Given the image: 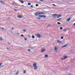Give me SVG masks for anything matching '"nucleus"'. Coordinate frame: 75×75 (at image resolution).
<instances>
[{"label":"nucleus","mask_w":75,"mask_h":75,"mask_svg":"<svg viewBox=\"0 0 75 75\" xmlns=\"http://www.w3.org/2000/svg\"><path fill=\"white\" fill-rule=\"evenodd\" d=\"M33 67H35L34 68V69H35V70H36L37 69V68H38V66H37V64H36V63L35 64L34 63L33 64Z\"/></svg>","instance_id":"obj_1"},{"label":"nucleus","mask_w":75,"mask_h":75,"mask_svg":"<svg viewBox=\"0 0 75 75\" xmlns=\"http://www.w3.org/2000/svg\"><path fill=\"white\" fill-rule=\"evenodd\" d=\"M58 16V14H54L52 15V17H53L54 18H56Z\"/></svg>","instance_id":"obj_2"},{"label":"nucleus","mask_w":75,"mask_h":75,"mask_svg":"<svg viewBox=\"0 0 75 75\" xmlns=\"http://www.w3.org/2000/svg\"><path fill=\"white\" fill-rule=\"evenodd\" d=\"M46 51V49H41V53H42L43 52H45Z\"/></svg>","instance_id":"obj_3"},{"label":"nucleus","mask_w":75,"mask_h":75,"mask_svg":"<svg viewBox=\"0 0 75 75\" xmlns=\"http://www.w3.org/2000/svg\"><path fill=\"white\" fill-rule=\"evenodd\" d=\"M36 35L38 37V38H41V35L39 33H37L36 34Z\"/></svg>","instance_id":"obj_4"},{"label":"nucleus","mask_w":75,"mask_h":75,"mask_svg":"<svg viewBox=\"0 0 75 75\" xmlns=\"http://www.w3.org/2000/svg\"><path fill=\"white\" fill-rule=\"evenodd\" d=\"M58 48L57 47H54V50L56 52H58Z\"/></svg>","instance_id":"obj_5"},{"label":"nucleus","mask_w":75,"mask_h":75,"mask_svg":"<svg viewBox=\"0 0 75 75\" xmlns=\"http://www.w3.org/2000/svg\"><path fill=\"white\" fill-rule=\"evenodd\" d=\"M35 16H38V12H36L35 13Z\"/></svg>","instance_id":"obj_6"},{"label":"nucleus","mask_w":75,"mask_h":75,"mask_svg":"<svg viewBox=\"0 0 75 75\" xmlns=\"http://www.w3.org/2000/svg\"><path fill=\"white\" fill-rule=\"evenodd\" d=\"M62 15L61 14H60L57 16V18H59L60 17H61Z\"/></svg>","instance_id":"obj_7"},{"label":"nucleus","mask_w":75,"mask_h":75,"mask_svg":"<svg viewBox=\"0 0 75 75\" xmlns=\"http://www.w3.org/2000/svg\"><path fill=\"white\" fill-rule=\"evenodd\" d=\"M67 45H64L62 46V48H65V47H67Z\"/></svg>","instance_id":"obj_8"},{"label":"nucleus","mask_w":75,"mask_h":75,"mask_svg":"<svg viewBox=\"0 0 75 75\" xmlns=\"http://www.w3.org/2000/svg\"><path fill=\"white\" fill-rule=\"evenodd\" d=\"M45 57L46 58H48V55L47 54L45 55Z\"/></svg>","instance_id":"obj_9"},{"label":"nucleus","mask_w":75,"mask_h":75,"mask_svg":"<svg viewBox=\"0 0 75 75\" xmlns=\"http://www.w3.org/2000/svg\"><path fill=\"white\" fill-rule=\"evenodd\" d=\"M57 42H58L59 43H62V42L61 41H60L59 40H58L57 41Z\"/></svg>","instance_id":"obj_10"},{"label":"nucleus","mask_w":75,"mask_h":75,"mask_svg":"<svg viewBox=\"0 0 75 75\" xmlns=\"http://www.w3.org/2000/svg\"><path fill=\"white\" fill-rule=\"evenodd\" d=\"M64 59H66V58H68V56H64Z\"/></svg>","instance_id":"obj_11"},{"label":"nucleus","mask_w":75,"mask_h":75,"mask_svg":"<svg viewBox=\"0 0 75 75\" xmlns=\"http://www.w3.org/2000/svg\"><path fill=\"white\" fill-rule=\"evenodd\" d=\"M23 16H18V17L19 18H21Z\"/></svg>","instance_id":"obj_12"},{"label":"nucleus","mask_w":75,"mask_h":75,"mask_svg":"<svg viewBox=\"0 0 75 75\" xmlns=\"http://www.w3.org/2000/svg\"><path fill=\"white\" fill-rule=\"evenodd\" d=\"M46 17L45 15H42V17H43V18H46Z\"/></svg>","instance_id":"obj_13"},{"label":"nucleus","mask_w":75,"mask_h":75,"mask_svg":"<svg viewBox=\"0 0 75 75\" xmlns=\"http://www.w3.org/2000/svg\"><path fill=\"white\" fill-rule=\"evenodd\" d=\"M0 3H2L3 4H5V3H4L3 1H1Z\"/></svg>","instance_id":"obj_14"},{"label":"nucleus","mask_w":75,"mask_h":75,"mask_svg":"<svg viewBox=\"0 0 75 75\" xmlns=\"http://www.w3.org/2000/svg\"><path fill=\"white\" fill-rule=\"evenodd\" d=\"M70 20L71 18H69L67 20V21H69V20Z\"/></svg>","instance_id":"obj_15"},{"label":"nucleus","mask_w":75,"mask_h":75,"mask_svg":"<svg viewBox=\"0 0 75 75\" xmlns=\"http://www.w3.org/2000/svg\"><path fill=\"white\" fill-rule=\"evenodd\" d=\"M39 17H40V18H41L42 17V15H40L39 16Z\"/></svg>","instance_id":"obj_16"},{"label":"nucleus","mask_w":75,"mask_h":75,"mask_svg":"<svg viewBox=\"0 0 75 75\" xmlns=\"http://www.w3.org/2000/svg\"><path fill=\"white\" fill-rule=\"evenodd\" d=\"M32 38H33V39H34V38H35V36H34V35H33L32 36Z\"/></svg>","instance_id":"obj_17"},{"label":"nucleus","mask_w":75,"mask_h":75,"mask_svg":"<svg viewBox=\"0 0 75 75\" xmlns=\"http://www.w3.org/2000/svg\"><path fill=\"white\" fill-rule=\"evenodd\" d=\"M38 14L39 15H41V12H38Z\"/></svg>","instance_id":"obj_18"},{"label":"nucleus","mask_w":75,"mask_h":75,"mask_svg":"<svg viewBox=\"0 0 75 75\" xmlns=\"http://www.w3.org/2000/svg\"><path fill=\"white\" fill-rule=\"evenodd\" d=\"M39 5H38V4H36L35 5V6L36 7H38V6H39Z\"/></svg>","instance_id":"obj_19"},{"label":"nucleus","mask_w":75,"mask_h":75,"mask_svg":"<svg viewBox=\"0 0 75 75\" xmlns=\"http://www.w3.org/2000/svg\"><path fill=\"white\" fill-rule=\"evenodd\" d=\"M13 10L15 11H17V10L16 9H14Z\"/></svg>","instance_id":"obj_20"},{"label":"nucleus","mask_w":75,"mask_h":75,"mask_svg":"<svg viewBox=\"0 0 75 75\" xmlns=\"http://www.w3.org/2000/svg\"><path fill=\"white\" fill-rule=\"evenodd\" d=\"M0 38H0V40H1V41H2V40H3L2 38H1V37H0Z\"/></svg>","instance_id":"obj_21"},{"label":"nucleus","mask_w":75,"mask_h":75,"mask_svg":"<svg viewBox=\"0 0 75 75\" xmlns=\"http://www.w3.org/2000/svg\"><path fill=\"white\" fill-rule=\"evenodd\" d=\"M45 14V13L44 12H41V14Z\"/></svg>","instance_id":"obj_22"},{"label":"nucleus","mask_w":75,"mask_h":75,"mask_svg":"<svg viewBox=\"0 0 75 75\" xmlns=\"http://www.w3.org/2000/svg\"><path fill=\"white\" fill-rule=\"evenodd\" d=\"M57 24H59V25H60V24H61V23H60L59 22H57Z\"/></svg>","instance_id":"obj_23"},{"label":"nucleus","mask_w":75,"mask_h":75,"mask_svg":"<svg viewBox=\"0 0 75 75\" xmlns=\"http://www.w3.org/2000/svg\"><path fill=\"white\" fill-rule=\"evenodd\" d=\"M30 49H34L35 48L34 47H30Z\"/></svg>","instance_id":"obj_24"},{"label":"nucleus","mask_w":75,"mask_h":75,"mask_svg":"<svg viewBox=\"0 0 75 75\" xmlns=\"http://www.w3.org/2000/svg\"><path fill=\"white\" fill-rule=\"evenodd\" d=\"M60 29L61 30H62L63 29V28H62V27H60Z\"/></svg>","instance_id":"obj_25"},{"label":"nucleus","mask_w":75,"mask_h":75,"mask_svg":"<svg viewBox=\"0 0 75 75\" xmlns=\"http://www.w3.org/2000/svg\"><path fill=\"white\" fill-rule=\"evenodd\" d=\"M37 19H38V20H40L41 19V18H37Z\"/></svg>","instance_id":"obj_26"},{"label":"nucleus","mask_w":75,"mask_h":75,"mask_svg":"<svg viewBox=\"0 0 75 75\" xmlns=\"http://www.w3.org/2000/svg\"><path fill=\"white\" fill-rule=\"evenodd\" d=\"M18 71H17L16 74V75H18Z\"/></svg>","instance_id":"obj_27"},{"label":"nucleus","mask_w":75,"mask_h":75,"mask_svg":"<svg viewBox=\"0 0 75 75\" xmlns=\"http://www.w3.org/2000/svg\"><path fill=\"white\" fill-rule=\"evenodd\" d=\"M23 31L24 32H26V30H23Z\"/></svg>","instance_id":"obj_28"},{"label":"nucleus","mask_w":75,"mask_h":75,"mask_svg":"<svg viewBox=\"0 0 75 75\" xmlns=\"http://www.w3.org/2000/svg\"><path fill=\"white\" fill-rule=\"evenodd\" d=\"M64 38V37H61V39H62Z\"/></svg>","instance_id":"obj_29"},{"label":"nucleus","mask_w":75,"mask_h":75,"mask_svg":"<svg viewBox=\"0 0 75 75\" xmlns=\"http://www.w3.org/2000/svg\"><path fill=\"white\" fill-rule=\"evenodd\" d=\"M28 5H31V3H28Z\"/></svg>","instance_id":"obj_30"},{"label":"nucleus","mask_w":75,"mask_h":75,"mask_svg":"<svg viewBox=\"0 0 75 75\" xmlns=\"http://www.w3.org/2000/svg\"><path fill=\"white\" fill-rule=\"evenodd\" d=\"M21 36L23 37H24V36L23 35H21Z\"/></svg>","instance_id":"obj_31"},{"label":"nucleus","mask_w":75,"mask_h":75,"mask_svg":"<svg viewBox=\"0 0 75 75\" xmlns=\"http://www.w3.org/2000/svg\"><path fill=\"white\" fill-rule=\"evenodd\" d=\"M28 51H29V52L31 51V50H30V49H28Z\"/></svg>","instance_id":"obj_32"},{"label":"nucleus","mask_w":75,"mask_h":75,"mask_svg":"<svg viewBox=\"0 0 75 75\" xmlns=\"http://www.w3.org/2000/svg\"><path fill=\"white\" fill-rule=\"evenodd\" d=\"M30 7H31V8H33V6L32 5Z\"/></svg>","instance_id":"obj_33"},{"label":"nucleus","mask_w":75,"mask_h":75,"mask_svg":"<svg viewBox=\"0 0 75 75\" xmlns=\"http://www.w3.org/2000/svg\"><path fill=\"white\" fill-rule=\"evenodd\" d=\"M26 72V71H24L23 73H24V74Z\"/></svg>","instance_id":"obj_34"},{"label":"nucleus","mask_w":75,"mask_h":75,"mask_svg":"<svg viewBox=\"0 0 75 75\" xmlns=\"http://www.w3.org/2000/svg\"><path fill=\"white\" fill-rule=\"evenodd\" d=\"M61 18H60L59 19H57V20H61Z\"/></svg>","instance_id":"obj_35"},{"label":"nucleus","mask_w":75,"mask_h":75,"mask_svg":"<svg viewBox=\"0 0 75 75\" xmlns=\"http://www.w3.org/2000/svg\"><path fill=\"white\" fill-rule=\"evenodd\" d=\"M50 25H48L47 26L48 27H50Z\"/></svg>","instance_id":"obj_36"},{"label":"nucleus","mask_w":75,"mask_h":75,"mask_svg":"<svg viewBox=\"0 0 75 75\" xmlns=\"http://www.w3.org/2000/svg\"><path fill=\"white\" fill-rule=\"evenodd\" d=\"M64 59V58H61V59L62 60H63Z\"/></svg>","instance_id":"obj_37"},{"label":"nucleus","mask_w":75,"mask_h":75,"mask_svg":"<svg viewBox=\"0 0 75 75\" xmlns=\"http://www.w3.org/2000/svg\"><path fill=\"white\" fill-rule=\"evenodd\" d=\"M21 3L23 4L24 3V2L23 1H22L21 2Z\"/></svg>","instance_id":"obj_38"},{"label":"nucleus","mask_w":75,"mask_h":75,"mask_svg":"<svg viewBox=\"0 0 75 75\" xmlns=\"http://www.w3.org/2000/svg\"><path fill=\"white\" fill-rule=\"evenodd\" d=\"M52 5L53 6H56V5H55L54 4H52Z\"/></svg>","instance_id":"obj_39"},{"label":"nucleus","mask_w":75,"mask_h":75,"mask_svg":"<svg viewBox=\"0 0 75 75\" xmlns=\"http://www.w3.org/2000/svg\"><path fill=\"white\" fill-rule=\"evenodd\" d=\"M67 30V29H64L63 31H66Z\"/></svg>","instance_id":"obj_40"},{"label":"nucleus","mask_w":75,"mask_h":75,"mask_svg":"<svg viewBox=\"0 0 75 75\" xmlns=\"http://www.w3.org/2000/svg\"><path fill=\"white\" fill-rule=\"evenodd\" d=\"M8 45H10V44H11V43H8Z\"/></svg>","instance_id":"obj_41"},{"label":"nucleus","mask_w":75,"mask_h":75,"mask_svg":"<svg viewBox=\"0 0 75 75\" xmlns=\"http://www.w3.org/2000/svg\"><path fill=\"white\" fill-rule=\"evenodd\" d=\"M25 41H27V38H25Z\"/></svg>","instance_id":"obj_42"},{"label":"nucleus","mask_w":75,"mask_h":75,"mask_svg":"<svg viewBox=\"0 0 75 75\" xmlns=\"http://www.w3.org/2000/svg\"><path fill=\"white\" fill-rule=\"evenodd\" d=\"M2 64V63H0V66H1V65Z\"/></svg>","instance_id":"obj_43"},{"label":"nucleus","mask_w":75,"mask_h":75,"mask_svg":"<svg viewBox=\"0 0 75 75\" xmlns=\"http://www.w3.org/2000/svg\"><path fill=\"white\" fill-rule=\"evenodd\" d=\"M20 1V2H21V1H21V0H20V1Z\"/></svg>","instance_id":"obj_44"},{"label":"nucleus","mask_w":75,"mask_h":75,"mask_svg":"<svg viewBox=\"0 0 75 75\" xmlns=\"http://www.w3.org/2000/svg\"><path fill=\"white\" fill-rule=\"evenodd\" d=\"M2 30H4V28H2Z\"/></svg>","instance_id":"obj_45"},{"label":"nucleus","mask_w":75,"mask_h":75,"mask_svg":"<svg viewBox=\"0 0 75 75\" xmlns=\"http://www.w3.org/2000/svg\"><path fill=\"white\" fill-rule=\"evenodd\" d=\"M74 25H75V23L74 24Z\"/></svg>","instance_id":"obj_46"},{"label":"nucleus","mask_w":75,"mask_h":75,"mask_svg":"<svg viewBox=\"0 0 75 75\" xmlns=\"http://www.w3.org/2000/svg\"><path fill=\"white\" fill-rule=\"evenodd\" d=\"M13 29H14V28H12V30H13Z\"/></svg>","instance_id":"obj_47"},{"label":"nucleus","mask_w":75,"mask_h":75,"mask_svg":"<svg viewBox=\"0 0 75 75\" xmlns=\"http://www.w3.org/2000/svg\"><path fill=\"white\" fill-rule=\"evenodd\" d=\"M18 34H19V33H17V35H18Z\"/></svg>","instance_id":"obj_48"},{"label":"nucleus","mask_w":75,"mask_h":75,"mask_svg":"<svg viewBox=\"0 0 75 75\" xmlns=\"http://www.w3.org/2000/svg\"><path fill=\"white\" fill-rule=\"evenodd\" d=\"M7 49H9V48H6Z\"/></svg>","instance_id":"obj_49"},{"label":"nucleus","mask_w":75,"mask_h":75,"mask_svg":"<svg viewBox=\"0 0 75 75\" xmlns=\"http://www.w3.org/2000/svg\"><path fill=\"white\" fill-rule=\"evenodd\" d=\"M40 1H43V0H40Z\"/></svg>","instance_id":"obj_50"},{"label":"nucleus","mask_w":75,"mask_h":75,"mask_svg":"<svg viewBox=\"0 0 75 75\" xmlns=\"http://www.w3.org/2000/svg\"><path fill=\"white\" fill-rule=\"evenodd\" d=\"M69 75H71V74H69Z\"/></svg>","instance_id":"obj_51"}]
</instances>
